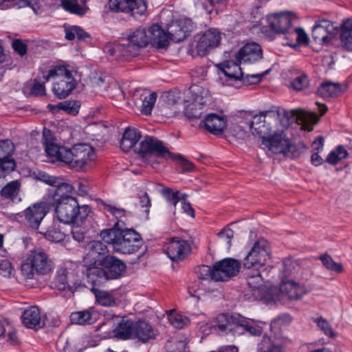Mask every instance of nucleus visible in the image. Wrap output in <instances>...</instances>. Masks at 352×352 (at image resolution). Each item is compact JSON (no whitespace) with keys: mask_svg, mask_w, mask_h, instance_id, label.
Here are the masks:
<instances>
[{"mask_svg":"<svg viewBox=\"0 0 352 352\" xmlns=\"http://www.w3.org/2000/svg\"><path fill=\"white\" fill-rule=\"evenodd\" d=\"M336 28L333 23L326 19L319 20L313 27L311 37L318 44L327 45L331 41V35L335 33Z\"/></svg>","mask_w":352,"mask_h":352,"instance_id":"2eb2a0df","label":"nucleus"},{"mask_svg":"<svg viewBox=\"0 0 352 352\" xmlns=\"http://www.w3.org/2000/svg\"><path fill=\"white\" fill-rule=\"evenodd\" d=\"M108 4L111 11L130 14L133 17L143 15L147 10L146 0H109Z\"/></svg>","mask_w":352,"mask_h":352,"instance_id":"9d476101","label":"nucleus"},{"mask_svg":"<svg viewBox=\"0 0 352 352\" xmlns=\"http://www.w3.org/2000/svg\"><path fill=\"white\" fill-rule=\"evenodd\" d=\"M134 324L132 320L122 318L113 330L114 337L122 340L130 339L133 336Z\"/></svg>","mask_w":352,"mask_h":352,"instance_id":"2f4dec72","label":"nucleus"},{"mask_svg":"<svg viewBox=\"0 0 352 352\" xmlns=\"http://www.w3.org/2000/svg\"><path fill=\"white\" fill-rule=\"evenodd\" d=\"M125 263L113 255L103 258L96 267L85 270L87 280L94 286H103L108 281L121 278L126 271Z\"/></svg>","mask_w":352,"mask_h":352,"instance_id":"f03ea898","label":"nucleus"},{"mask_svg":"<svg viewBox=\"0 0 352 352\" xmlns=\"http://www.w3.org/2000/svg\"><path fill=\"white\" fill-rule=\"evenodd\" d=\"M107 53L109 56L114 57L116 59L124 60H126L129 58L138 55L136 52L131 48V45L128 42L127 43L114 42L109 47Z\"/></svg>","mask_w":352,"mask_h":352,"instance_id":"bb28decb","label":"nucleus"},{"mask_svg":"<svg viewBox=\"0 0 352 352\" xmlns=\"http://www.w3.org/2000/svg\"><path fill=\"white\" fill-rule=\"evenodd\" d=\"M243 322H245L243 327H245V333L254 336H258L262 334V327L258 324H255L253 320L245 318Z\"/></svg>","mask_w":352,"mask_h":352,"instance_id":"052dcab7","label":"nucleus"},{"mask_svg":"<svg viewBox=\"0 0 352 352\" xmlns=\"http://www.w3.org/2000/svg\"><path fill=\"white\" fill-rule=\"evenodd\" d=\"M65 38L67 41H73L76 37L79 41L89 42L91 41L90 34L78 25L64 26Z\"/></svg>","mask_w":352,"mask_h":352,"instance_id":"72a5a7b5","label":"nucleus"},{"mask_svg":"<svg viewBox=\"0 0 352 352\" xmlns=\"http://www.w3.org/2000/svg\"><path fill=\"white\" fill-rule=\"evenodd\" d=\"M186 344L184 340L172 339L166 342L165 347L167 352H184Z\"/></svg>","mask_w":352,"mask_h":352,"instance_id":"4d7b16f0","label":"nucleus"},{"mask_svg":"<svg viewBox=\"0 0 352 352\" xmlns=\"http://www.w3.org/2000/svg\"><path fill=\"white\" fill-rule=\"evenodd\" d=\"M241 262L232 258H226L216 262L214 266L215 281H228L236 276L241 268Z\"/></svg>","mask_w":352,"mask_h":352,"instance_id":"9b49d317","label":"nucleus"},{"mask_svg":"<svg viewBox=\"0 0 352 352\" xmlns=\"http://www.w3.org/2000/svg\"><path fill=\"white\" fill-rule=\"evenodd\" d=\"M75 187L71 184L67 179L61 178L58 185L55 186V190L52 194V203L51 205L57 204L58 201H65L68 197H74V190Z\"/></svg>","mask_w":352,"mask_h":352,"instance_id":"a878e982","label":"nucleus"},{"mask_svg":"<svg viewBox=\"0 0 352 352\" xmlns=\"http://www.w3.org/2000/svg\"><path fill=\"white\" fill-rule=\"evenodd\" d=\"M54 207L57 219L65 224H82L91 212L88 205L80 206L76 198L68 197L65 201L51 205Z\"/></svg>","mask_w":352,"mask_h":352,"instance_id":"20e7f679","label":"nucleus"},{"mask_svg":"<svg viewBox=\"0 0 352 352\" xmlns=\"http://www.w3.org/2000/svg\"><path fill=\"white\" fill-rule=\"evenodd\" d=\"M46 82L47 81H45V78H44V80L42 82H41L38 79L35 78L30 89V94L35 96H45L46 93L45 84Z\"/></svg>","mask_w":352,"mask_h":352,"instance_id":"69168bd1","label":"nucleus"},{"mask_svg":"<svg viewBox=\"0 0 352 352\" xmlns=\"http://www.w3.org/2000/svg\"><path fill=\"white\" fill-rule=\"evenodd\" d=\"M271 257L268 242L264 239L257 240L243 260L248 270L263 267Z\"/></svg>","mask_w":352,"mask_h":352,"instance_id":"0eeeda50","label":"nucleus"},{"mask_svg":"<svg viewBox=\"0 0 352 352\" xmlns=\"http://www.w3.org/2000/svg\"><path fill=\"white\" fill-rule=\"evenodd\" d=\"M340 40L345 49L352 51V19H347L342 23Z\"/></svg>","mask_w":352,"mask_h":352,"instance_id":"4c0bfd02","label":"nucleus"},{"mask_svg":"<svg viewBox=\"0 0 352 352\" xmlns=\"http://www.w3.org/2000/svg\"><path fill=\"white\" fill-rule=\"evenodd\" d=\"M56 140L50 129H44L42 135V143L48 157L52 161L65 163L67 147L61 146L56 143Z\"/></svg>","mask_w":352,"mask_h":352,"instance_id":"ddd939ff","label":"nucleus"},{"mask_svg":"<svg viewBox=\"0 0 352 352\" xmlns=\"http://www.w3.org/2000/svg\"><path fill=\"white\" fill-rule=\"evenodd\" d=\"M169 159L175 161H179L182 166V170L184 172H191L195 168L194 164L179 153H172L170 156L169 157Z\"/></svg>","mask_w":352,"mask_h":352,"instance_id":"6e6d98bb","label":"nucleus"},{"mask_svg":"<svg viewBox=\"0 0 352 352\" xmlns=\"http://www.w3.org/2000/svg\"><path fill=\"white\" fill-rule=\"evenodd\" d=\"M45 81L52 78L54 79L52 91L58 99L67 97L76 88L77 82L72 72L65 65H57L49 70L47 75L43 76Z\"/></svg>","mask_w":352,"mask_h":352,"instance_id":"39448f33","label":"nucleus"},{"mask_svg":"<svg viewBox=\"0 0 352 352\" xmlns=\"http://www.w3.org/2000/svg\"><path fill=\"white\" fill-rule=\"evenodd\" d=\"M247 284L252 289H257L261 285L263 278L259 268L250 269L245 273Z\"/></svg>","mask_w":352,"mask_h":352,"instance_id":"a18cd8bd","label":"nucleus"},{"mask_svg":"<svg viewBox=\"0 0 352 352\" xmlns=\"http://www.w3.org/2000/svg\"><path fill=\"white\" fill-rule=\"evenodd\" d=\"M60 3L63 9L71 14L82 16L87 12L85 0H61Z\"/></svg>","mask_w":352,"mask_h":352,"instance_id":"f704fd0d","label":"nucleus"},{"mask_svg":"<svg viewBox=\"0 0 352 352\" xmlns=\"http://www.w3.org/2000/svg\"><path fill=\"white\" fill-rule=\"evenodd\" d=\"M308 149L307 146L303 142H298L296 144H292L289 141V147L287 152H289L294 158L299 157Z\"/></svg>","mask_w":352,"mask_h":352,"instance_id":"0e129e2a","label":"nucleus"},{"mask_svg":"<svg viewBox=\"0 0 352 352\" xmlns=\"http://www.w3.org/2000/svg\"><path fill=\"white\" fill-rule=\"evenodd\" d=\"M139 203L141 208H144V213L146 219H148L149 209L151 206V200L146 192L140 191L138 193Z\"/></svg>","mask_w":352,"mask_h":352,"instance_id":"680f3d73","label":"nucleus"},{"mask_svg":"<svg viewBox=\"0 0 352 352\" xmlns=\"http://www.w3.org/2000/svg\"><path fill=\"white\" fill-rule=\"evenodd\" d=\"M309 80L308 76L303 73L296 77L291 81V87L296 91H301L307 88L309 85Z\"/></svg>","mask_w":352,"mask_h":352,"instance_id":"13d9d810","label":"nucleus"},{"mask_svg":"<svg viewBox=\"0 0 352 352\" xmlns=\"http://www.w3.org/2000/svg\"><path fill=\"white\" fill-rule=\"evenodd\" d=\"M241 63L234 60H227L217 65V67L227 78L228 81H240L242 77V69L240 67Z\"/></svg>","mask_w":352,"mask_h":352,"instance_id":"5701e85b","label":"nucleus"},{"mask_svg":"<svg viewBox=\"0 0 352 352\" xmlns=\"http://www.w3.org/2000/svg\"><path fill=\"white\" fill-rule=\"evenodd\" d=\"M250 130L254 135H258L263 140V138H266V135H270L271 132V126L270 124H267L266 123H261L255 126Z\"/></svg>","mask_w":352,"mask_h":352,"instance_id":"e2e57ef3","label":"nucleus"},{"mask_svg":"<svg viewBox=\"0 0 352 352\" xmlns=\"http://www.w3.org/2000/svg\"><path fill=\"white\" fill-rule=\"evenodd\" d=\"M50 206L51 204L46 201L34 204L23 212L16 214L14 219L19 221L24 220L30 227L36 230L49 212Z\"/></svg>","mask_w":352,"mask_h":352,"instance_id":"6e6552de","label":"nucleus"},{"mask_svg":"<svg viewBox=\"0 0 352 352\" xmlns=\"http://www.w3.org/2000/svg\"><path fill=\"white\" fill-rule=\"evenodd\" d=\"M226 125V120L215 113L208 114L202 120L199 126H204L205 129L214 135H220L223 133Z\"/></svg>","mask_w":352,"mask_h":352,"instance_id":"393cba45","label":"nucleus"},{"mask_svg":"<svg viewBox=\"0 0 352 352\" xmlns=\"http://www.w3.org/2000/svg\"><path fill=\"white\" fill-rule=\"evenodd\" d=\"M322 265L329 271L341 274L344 269L342 263L334 261L331 255L327 253L322 254L318 256Z\"/></svg>","mask_w":352,"mask_h":352,"instance_id":"37998d69","label":"nucleus"},{"mask_svg":"<svg viewBox=\"0 0 352 352\" xmlns=\"http://www.w3.org/2000/svg\"><path fill=\"white\" fill-rule=\"evenodd\" d=\"M102 204L104 207V209L110 212L116 219L124 217L126 211L122 208H118L111 204H107L104 201H102Z\"/></svg>","mask_w":352,"mask_h":352,"instance_id":"338daca9","label":"nucleus"},{"mask_svg":"<svg viewBox=\"0 0 352 352\" xmlns=\"http://www.w3.org/2000/svg\"><path fill=\"white\" fill-rule=\"evenodd\" d=\"M262 144L275 154L285 153L289 147V139L283 132L268 135L262 140Z\"/></svg>","mask_w":352,"mask_h":352,"instance_id":"412c9836","label":"nucleus"},{"mask_svg":"<svg viewBox=\"0 0 352 352\" xmlns=\"http://www.w3.org/2000/svg\"><path fill=\"white\" fill-rule=\"evenodd\" d=\"M121 221H118L112 228L100 231L102 240L112 245L114 252L123 254L137 252L143 245L141 235L133 229L124 228Z\"/></svg>","mask_w":352,"mask_h":352,"instance_id":"f257e3e1","label":"nucleus"},{"mask_svg":"<svg viewBox=\"0 0 352 352\" xmlns=\"http://www.w3.org/2000/svg\"><path fill=\"white\" fill-rule=\"evenodd\" d=\"M294 19L295 16L290 12H280L267 16L269 27L278 35L291 27Z\"/></svg>","mask_w":352,"mask_h":352,"instance_id":"a211bd4d","label":"nucleus"},{"mask_svg":"<svg viewBox=\"0 0 352 352\" xmlns=\"http://www.w3.org/2000/svg\"><path fill=\"white\" fill-rule=\"evenodd\" d=\"M245 318H234L232 322H228L226 324H219L218 328L223 332L231 333L233 336L241 335L245 333L243 322Z\"/></svg>","mask_w":352,"mask_h":352,"instance_id":"c9c22d12","label":"nucleus"},{"mask_svg":"<svg viewBox=\"0 0 352 352\" xmlns=\"http://www.w3.org/2000/svg\"><path fill=\"white\" fill-rule=\"evenodd\" d=\"M221 39V33L217 30L210 28L206 30L197 41V54L200 56L206 55L211 49L219 45Z\"/></svg>","mask_w":352,"mask_h":352,"instance_id":"f3484780","label":"nucleus"},{"mask_svg":"<svg viewBox=\"0 0 352 352\" xmlns=\"http://www.w3.org/2000/svg\"><path fill=\"white\" fill-rule=\"evenodd\" d=\"M190 251L191 248L188 241L179 237L172 238L166 250L168 256L173 261L184 260Z\"/></svg>","mask_w":352,"mask_h":352,"instance_id":"aec40b11","label":"nucleus"},{"mask_svg":"<svg viewBox=\"0 0 352 352\" xmlns=\"http://www.w3.org/2000/svg\"><path fill=\"white\" fill-rule=\"evenodd\" d=\"M195 274L199 279L208 280L209 278L214 280V266L212 267L208 265H202L195 268Z\"/></svg>","mask_w":352,"mask_h":352,"instance_id":"603ef678","label":"nucleus"},{"mask_svg":"<svg viewBox=\"0 0 352 352\" xmlns=\"http://www.w3.org/2000/svg\"><path fill=\"white\" fill-rule=\"evenodd\" d=\"M54 262L43 249H34L28 252L21 265L22 276L26 279H34L36 276H44L52 272Z\"/></svg>","mask_w":352,"mask_h":352,"instance_id":"7ed1b4c3","label":"nucleus"},{"mask_svg":"<svg viewBox=\"0 0 352 352\" xmlns=\"http://www.w3.org/2000/svg\"><path fill=\"white\" fill-rule=\"evenodd\" d=\"M149 43L157 50H165L169 45V36L158 24L152 25L148 30Z\"/></svg>","mask_w":352,"mask_h":352,"instance_id":"4be33fe9","label":"nucleus"},{"mask_svg":"<svg viewBox=\"0 0 352 352\" xmlns=\"http://www.w3.org/2000/svg\"><path fill=\"white\" fill-rule=\"evenodd\" d=\"M92 285L91 292L94 294L96 302L102 306L111 307L116 304L113 296L107 291L100 290Z\"/></svg>","mask_w":352,"mask_h":352,"instance_id":"58836bf2","label":"nucleus"},{"mask_svg":"<svg viewBox=\"0 0 352 352\" xmlns=\"http://www.w3.org/2000/svg\"><path fill=\"white\" fill-rule=\"evenodd\" d=\"M344 92L341 84L325 81L320 84L317 89V94L322 98H335L340 96Z\"/></svg>","mask_w":352,"mask_h":352,"instance_id":"7c9ffc66","label":"nucleus"},{"mask_svg":"<svg viewBox=\"0 0 352 352\" xmlns=\"http://www.w3.org/2000/svg\"><path fill=\"white\" fill-rule=\"evenodd\" d=\"M162 195L164 197L166 201L175 206L182 199L179 196V190H173L169 187H165L161 190Z\"/></svg>","mask_w":352,"mask_h":352,"instance_id":"864d4df0","label":"nucleus"},{"mask_svg":"<svg viewBox=\"0 0 352 352\" xmlns=\"http://www.w3.org/2000/svg\"><path fill=\"white\" fill-rule=\"evenodd\" d=\"M313 321L317 324V326L324 332V333L329 338H335L336 336L331 324L329 322L322 316L313 318Z\"/></svg>","mask_w":352,"mask_h":352,"instance_id":"5fc2aeb1","label":"nucleus"},{"mask_svg":"<svg viewBox=\"0 0 352 352\" xmlns=\"http://www.w3.org/2000/svg\"><path fill=\"white\" fill-rule=\"evenodd\" d=\"M257 352H285L279 344H275L271 338L264 335L261 342L258 344Z\"/></svg>","mask_w":352,"mask_h":352,"instance_id":"a19ab883","label":"nucleus"},{"mask_svg":"<svg viewBox=\"0 0 352 352\" xmlns=\"http://www.w3.org/2000/svg\"><path fill=\"white\" fill-rule=\"evenodd\" d=\"M43 236L47 241L57 243L63 241L66 235L60 225L54 223L43 233Z\"/></svg>","mask_w":352,"mask_h":352,"instance_id":"ea45409f","label":"nucleus"},{"mask_svg":"<svg viewBox=\"0 0 352 352\" xmlns=\"http://www.w3.org/2000/svg\"><path fill=\"white\" fill-rule=\"evenodd\" d=\"M234 56L241 64H254L263 58V50L261 45L255 42L248 43L235 54Z\"/></svg>","mask_w":352,"mask_h":352,"instance_id":"dca6fc26","label":"nucleus"},{"mask_svg":"<svg viewBox=\"0 0 352 352\" xmlns=\"http://www.w3.org/2000/svg\"><path fill=\"white\" fill-rule=\"evenodd\" d=\"M280 35H283L284 39L286 41V42L283 43L284 45L289 46L293 49L298 48V43H296L297 28H294L292 25Z\"/></svg>","mask_w":352,"mask_h":352,"instance_id":"8fccbe9b","label":"nucleus"},{"mask_svg":"<svg viewBox=\"0 0 352 352\" xmlns=\"http://www.w3.org/2000/svg\"><path fill=\"white\" fill-rule=\"evenodd\" d=\"M135 151L141 154L142 157H145L146 155H153L156 157L165 160L169 159L171 152L164 145L162 141L158 140L153 136L146 135L142 140L138 148Z\"/></svg>","mask_w":352,"mask_h":352,"instance_id":"1a4fd4ad","label":"nucleus"},{"mask_svg":"<svg viewBox=\"0 0 352 352\" xmlns=\"http://www.w3.org/2000/svg\"><path fill=\"white\" fill-rule=\"evenodd\" d=\"M133 336L143 343L155 338V333L151 324L144 320H139L134 324Z\"/></svg>","mask_w":352,"mask_h":352,"instance_id":"cd10ccee","label":"nucleus"},{"mask_svg":"<svg viewBox=\"0 0 352 352\" xmlns=\"http://www.w3.org/2000/svg\"><path fill=\"white\" fill-rule=\"evenodd\" d=\"M209 96V91L199 85H192L188 90V102L198 103V105H205L206 98Z\"/></svg>","mask_w":352,"mask_h":352,"instance_id":"473e14b6","label":"nucleus"},{"mask_svg":"<svg viewBox=\"0 0 352 352\" xmlns=\"http://www.w3.org/2000/svg\"><path fill=\"white\" fill-rule=\"evenodd\" d=\"M70 319L72 323L76 324L85 325L93 323L91 313L87 310L72 313Z\"/></svg>","mask_w":352,"mask_h":352,"instance_id":"49530a36","label":"nucleus"},{"mask_svg":"<svg viewBox=\"0 0 352 352\" xmlns=\"http://www.w3.org/2000/svg\"><path fill=\"white\" fill-rule=\"evenodd\" d=\"M20 184L17 180L8 182L0 190V195L5 199H10L12 201L19 195Z\"/></svg>","mask_w":352,"mask_h":352,"instance_id":"79ce46f5","label":"nucleus"},{"mask_svg":"<svg viewBox=\"0 0 352 352\" xmlns=\"http://www.w3.org/2000/svg\"><path fill=\"white\" fill-rule=\"evenodd\" d=\"M104 241H91L86 248L87 253L84 257L85 270L91 267H96L100 261L110 255L108 247Z\"/></svg>","mask_w":352,"mask_h":352,"instance_id":"f8f14e48","label":"nucleus"},{"mask_svg":"<svg viewBox=\"0 0 352 352\" xmlns=\"http://www.w3.org/2000/svg\"><path fill=\"white\" fill-rule=\"evenodd\" d=\"M123 39H125L138 54L140 50L145 48L149 44V38L147 35L146 28L140 26L136 29H131L123 34Z\"/></svg>","mask_w":352,"mask_h":352,"instance_id":"6ab92c4d","label":"nucleus"},{"mask_svg":"<svg viewBox=\"0 0 352 352\" xmlns=\"http://www.w3.org/2000/svg\"><path fill=\"white\" fill-rule=\"evenodd\" d=\"M54 286L60 291H65L69 288L67 283V270L66 268L59 269L54 280Z\"/></svg>","mask_w":352,"mask_h":352,"instance_id":"09e8293b","label":"nucleus"},{"mask_svg":"<svg viewBox=\"0 0 352 352\" xmlns=\"http://www.w3.org/2000/svg\"><path fill=\"white\" fill-rule=\"evenodd\" d=\"M65 153H66L65 164L76 170H81L95 157L94 148L85 143H78L72 148H67Z\"/></svg>","mask_w":352,"mask_h":352,"instance_id":"423d86ee","label":"nucleus"},{"mask_svg":"<svg viewBox=\"0 0 352 352\" xmlns=\"http://www.w3.org/2000/svg\"><path fill=\"white\" fill-rule=\"evenodd\" d=\"M170 324L175 328L182 329L188 323V318L183 317L182 315L177 314L169 316Z\"/></svg>","mask_w":352,"mask_h":352,"instance_id":"774afa93","label":"nucleus"},{"mask_svg":"<svg viewBox=\"0 0 352 352\" xmlns=\"http://www.w3.org/2000/svg\"><path fill=\"white\" fill-rule=\"evenodd\" d=\"M141 138L140 131L135 128L128 127L125 129L120 141V148L124 152H129L131 148H138L136 145Z\"/></svg>","mask_w":352,"mask_h":352,"instance_id":"c756f323","label":"nucleus"},{"mask_svg":"<svg viewBox=\"0 0 352 352\" xmlns=\"http://www.w3.org/2000/svg\"><path fill=\"white\" fill-rule=\"evenodd\" d=\"M15 168V162L8 157L0 158V177H5Z\"/></svg>","mask_w":352,"mask_h":352,"instance_id":"bf43d9fd","label":"nucleus"},{"mask_svg":"<svg viewBox=\"0 0 352 352\" xmlns=\"http://www.w3.org/2000/svg\"><path fill=\"white\" fill-rule=\"evenodd\" d=\"M298 113V110L289 111L277 106H272L270 109L261 111V115L264 116V118L268 117L276 120L279 119L281 116L287 120H289L290 118L297 116Z\"/></svg>","mask_w":352,"mask_h":352,"instance_id":"e433bc0d","label":"nucleus"},{"mask_svg":"<svg viewBox=\"0 0 352 352\" xmlns=\"http://www.w3.org/2000/svg\"><path fill=\"white\" fill-rule=\"evenodd\" d=\"M279 291L289 300H298L305 293L304 287L293 280H282Z\"/></svg>","mask_w":352,"mask_h":352,"instance_id":"c85d7f7f","label":"nucleus"},{"mask_svg":"<svg viewBox=\"0 0 352 352\" xmlns=\"http://www.w3.org/2000/svg\"><path fill=\"white\" fill-rule=\"evenodd\" d=\"M204 105H198V103L190 102L184 111L185 116L189 120H197L203 113Z\"/></svg>","mask_w":352,"mask_h":352,"instance_id":"de8ad7c7","label":"nucleus"},{"mask_svg":"<svg viewBox=\"0 0 352 352\" xmlns=\"http://www.w3.org/2000/svg\"><path fill=\"white\" fill-rule=\"evenodd\" d=\"M141 98L142 101L141 113L145 116L151 115L154 104L156 102L157 94L155 92H152L149 94H142Z\"/></svg>","mask_w":352,"mask_h":352,"instance_id":"c03bdc74","label":"nucleus"},{"mask_svg":"<svg viewBox=\"0 0 352 352\" xmlns=\"http://www.w3.org/2000/svg\"><path fill=\"white\" fill-rule=\"evenodd\" d=\"M80 102L76 100H67L60 102L61 111L72 116H76L79 112Z\"/></svg>","mask_w":352,"mask_h":352,"instance_id":"3c124183","label":"nucleus"},{"mask_svg":"<svg viewBox=\"0 0 352 352\" xmlns=\"http://www.w3.org/2000/svg\"><path fill=\"white\" fill-rule=\"evenodd\" d=\"M194 28L192 20L189 18L181 19L172 22L168 28L170 40L180 43L185 40Z\"/></svg>","mask_w":352,"mask_h":352,"instance_id":"4468645a","label":"nucleus"},{"mask_svg":"<svg viewBox=\"0 0 352 352\" xmlns=\"http://www.w3.org/2000/svg\"><path fill=\"white\" fill-rule=\"evenodd\" d=\"M21 318L23 325L28 329L38 330L44 326V323L41 322L40 309L36 306L26 309Z\"/></svg>","mask_w":352,"mask_h":352,"instance_id":"b1692460","label":"nucleus"}]
</instances>
